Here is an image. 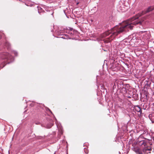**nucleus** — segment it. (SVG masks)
I'll use <instances>...</instances> for the list:
<instances>
[{
  "label": "nucleus",
  "mask_w": 154,
  "mask_h": 154,
  "mask_svg": "<svg viewBox=\"0 0 154 154\" xmlns=\"http://www.w3.org/2000/svg\"><path fill=\"white\" fill-rule=\"evenodd\" d=\"M135 25V16L126 21H123L122 25L120 26H116L112 29L105 33V35H108L111 34L109 37L107 38L104 40L105 43L110 42L117 35L123 32H126L130 29H133Z\"/></svg>",
  "instance_id": "obj_1"
},
{
  "label": "nucleus",
  "mask_w": 154,
  "mask_h": 154,
  "mask_svg": "<svg viewBox=\"0 0 154 154\" xmlns=\"http://www.w3.org/2000/svg\"><path fill=\"white\" fill-rule=\"evenodd\" d=\"M14 57L7 52L0 54V69L4 67L6 64L13 62Z\"/></svg>",
  "instance_id": "obj_2"
},
{
  "label": "nucleus",
  "mask_w": 154,
  "mask_h": 154,
  "mask_svg": "<svg viewBox=\"0 0 154 154\" xmlns=\"http://www.w3.org/2000/svg\"><path fill=\"white\" fill-rule=\"evenodd\" d=\"M129 86V85L128 84H124L123 82H120V84L119 85V84H118V87L119 88L121 89V90L125 94H127L129 93V91L128 90V87Z\"/></svg>",
  "instance_id": "obj_3"
},
{
  "label": "nucleus",
  "mask_w": 154,
  "mask_h": 154,
  "mask_svg": "<svg viewBox=\"0 0 154 154\" xmlns=\"http://www.w3.org/2000/svg\"><path fill=\"white\" fill-rule=\"evenodd\" d=\"M126 148L128 150H130V149L131 148L132 150L135 151L134 140L131 139L128 142V143L127 145Z\"/></svg>",
  "instance_id": "obj_4"
},
{
  "label": "nucleus",
  "mask_w": 154,
  "mask_h": 154,
  "mask_svg": "<svg viewBox=\"0 0 154 154\" xmlns=\"http://www.w3.org/2000/svg\"><path fill=\"white\" fill-rule=\"evenodd\" d=\"M69 29H64V31L66 32V33L69 34V36H74L75 33L76 31L72 28L69 27Z\"/></svg>",
  "instance_id": "obj_5"
},
{
  "label": "nucleus",
  "mask_w": 154,
  "mask_h": 154,
  "mask_svg": "<svg viewBox=\"0 0 154 154\" xmlns=\"http://www.w3.org/2000/svg\"><path fill=\"white\" fill-rule=\"evenodd\" d=\"M53 125V121L52 120L50 119L49 122L45 125V126L47 128H50Z\"/></svg>",
  "instance_id": "obj_6"
},
{
  "label": "nucleus",
  "mask_w": 154,
  "mask_h": 154,
  "mask_svg": "<svg viewBox=\"0 0 154 154\" xmlns=\"http://www.w3.org/2000/svg\"><path fill=\"white\" fill-rule=\"evenodd\" d=\"M64 29H65V28H61V29L59 31H57V34L58 35H62L63 34L64 32H64Z\"/></svg>",
  "instance_id": "obj_7"
},
{
  "label": "nucleus",
  "mask_w": 154,
  "mask_h": 154,
  "mask_svg": "<svg viewBox=\"0 0 154 154\" xmlns=\"http://www.w3.org/2000/svg\"><path fill=\"white\" fill-rule=\"evenodd\" d=\"M63 36L62 37H61V38L63 39H68L69 38V39H71V37H69V34H63Z\"/></svg>",
  "instance_id": "obj_8"
},
{
  "label": "nucleus",
  "mask_w": 154,
  "mask_h": 154,
  "mask_svg": "<svg viewBox=\"0 0 154 154\" xmlns=\"http://www.w3.org/2000/svg\"><path fill=\"white\" fill-rule=\"evenodd\" d=\"M154 9V5L149 7L146 11V13H148Z\"/></svg>",
  "instance_id": "obj_9"
},
{
  "label": "nucleus",
  "mask_w": 154,
  "mask_h": 154,
  "mask_svg": "<svg viewBox=\"0 0 154 154\" xmlns=\"http://www.w3.org/2000/svg\"><path fill=\"white\" fill-rule=\"evenodd\" d=\"M135 152L137 154H142V151L140 148H135Z\"/></svg>",
  "instance_id": "obj_10"
},
{
  "label": "nucleus",
  "mask_w": 154,
  "mask_h": 154,
  "mask_svg": "<svg viewBox=\"0 0 154 154\" xmlns=\"http://www.w3.org/2000/svg\"><path fill=\"white\" fill-rule=\"evenodd\" d=\"M135 110L138 112H139L140 115L141 114V109L139 106H135Z\"/></svg>",
  "instance_id": "obj_11"
},
{
  "label": "nucleus",
  "mask_w": 154,
  "mask_h": 154,
  "mask_svg": "<svg viewBox=\"0 0 154 154\" xmlns=\"http://www.w3.org/2000/svg\"><path fill=\"white\" fill-rule=\"evenodd\" d=\"M56 125H57V128H58V129L59 130V131L60 133L61 134H62L63 133L62 127L61 126H60L58 125L57 124H56Z\"/></svg>",
  "instance_id": "obj_12"
},
{
  "label": "nucleus",
  "mask_w": 154,
  "mask_h": 154,
  "mask_svg": "<svg viewBox=\"0 0 154 154\" xmlns=\"http://www.w3.org/2000/svg\"><path fill=\"white\" fill-rule=\"evenodd\" d=\"M4 46L7 47V49L8 50L10 48V45L9 42H6L4 43Z\"/></svg>",
  "instance_id": "obj_13"
},
{
  "label": "nucleus",
  "mask_w": 154,
  "mask_h": 154,
  "mask_svg": "<svg viewBox=\"0 0 154 154\" xmlns=\"http://www.w3.org/2000/svg\"><path fill=\"white\" fill-rule=\"evenodd\" d=\"M136 144H138L140 145H142L144 144V141L143 140H140L139 141L137 142Z\"/></svg>",
  "instance_id": "obj_14"
},
{
  "label": "nucleus",
  "mask_w": 154,
  "mask_h": 154,
  "mask_svg": "<svg viewBox=\"0 0 154 154\" xmlns=\"http://www.w3.org/2000/svg\"><path fill=\"white\" fill-rule=\"evenodd\" d=\"M120 69V67L119 66H116L114 69H112V71L114 72H117Z\"/></svg>",
  "instance_id": "obj_15"
},
{
  "label": "nucleus",
  "mask_w": 154,
  "mask_h": 154,
  "mask_svg": "<svg viewBox=\"0 0 154 154\" xmlns=\"http://www.w3.org/2000/svg\"><path fill=\"white\" fill-rule=\"evenodd\" d=\"M122 130L125 132H126L128 131L127 129V126L126 125H125L124 126H122Z\"/></svg>",
  "instance_id": "obj_16"
},
{
  "label": "nucleus",
  "mask_w": 154,
  "mask_h": 154,
  "mask_svg": "<svg viewBox=\"0 0 154 154\" xmlns=\"http://www.w3.org/2000/svg\"><path fill=\"white\" fill-rule=\"evenodd\" d=\"M116 65L115 64H111L110 65V69L111 70H112V69H114L115 67H116Z\"/></svg>",
  "instance_id": "obj_17"
},
{
  "label": "nucleus",
  "mask_w": 154,
  "mask_h": 154,
  "mask_svg": "<svg viewBox=\"0 0 154 154\" xmlns=\"http://www.w3.org/2000/svg\"><path fill=\"white\" fill-rule=\"evenodd\" d=\"M37 7L38 8V13L40 14L41 12H42V8L38 6H37Z\"/></svg>",
  "instance_id": "obj_18"
},
{
  "label": "nucleus",
  "mask_w": 154,
  "mask_h": 154,
  "mask_svg": "<svg viewBox=\"0 0 154 154\" xmlns=\"http://www.w3.org/2000/svg\"><path fill=\"white\" fill-rule=\"evenodd\" d=\"M110 44H109V45H107V48H103V50L104 51H108V48L109 47V46H110Z\"/></svg>",
  "instance_id": "obj_19"
},
{
  "label": "nucleus",
  "mask_w": 154,
  "mask_h": 154,
  "mask_svg": "<svg viewBox=\"0 0 154 154\" xmlns=\"http://www.w3.org/2000/svg\"><path fill=\"white\" fill-rule=\"evenodd\" d=\"M130 38H132L131 39L130 41V43H131V42L134 43V37L133 36V35H130Z\"/></svg>",
  "instance_id": "obj_20"
},
{
  "label": "nucleus",
  "mask_w": 154,
  "mask_h": 154,
  "mask_svg": "<svg viewBox=\"0 0 154 154\" xmlns=\"http://www.w3.org/2000/svg\"><path fill=\"white\" fill-rule=\"evenodd\" d=\"M131 92V94L130 95H127V96H126L127 97L129 98H131L132 96L133 97H134L133 96L134 95V94H133L132 95V93L133 94V92Z\"/></svg>",
  "instance_id": "obj_21"
},
{
  "label": "nucleus",
  "mask_w": 154,
  "mask_h": 154,
  "mask_svg": "<svg viewBox=\"0 0 154 154\" xmlns=\"http://www.w3.org/2000/svg\"><path fill=\"white\" fill-rule=\"evenodd\" d=\"M12 53L14 54L15 56H17V51H12Z\"/></svg>",
  "instance_id": "obj_22"
},
{
  "label": "nucleus",
  "mask_w": 154,
  "mask_h": 154,
  "mask_svg": "<svg viewBox=\"0 0 154 154\" xmlns=\"http://www.w3.org/2000/svg\"><path fill=\"white\" fill-rule=\"evenodd\" d=\"M84 151L86 154H88V150L86 148H84Z\"/></svg>",
  "instance_id": "obj_23"
},
{
  "label": "nucleus",
  "mask_w": 154,
  "mask_h": 154,
  "mask_svg": "<svg viewBox=\"0 0 154 154\" xmlns=\"http://www.w3.org/2000/svg\"><path fill=\"white\" fill-rule=\"evenodd\" d=\"M25 5L28 6H30V7H32V4L31 3H25Z\"/></svg>",
  "instance_id": "obj_24"
},
{
  "label": "nucleus",
  "mask_w": 154,
  "mask_h": 154,
  "mask_svg": "<svg viewBox=\"0 0 154 154\" xmlns=\"http://www.w3.org/2000/svg\"><path fill=\"white\" fill-rule=\"evenodd\" d=\"M46 110L47 111L48 110L51 114H53L52 112L49 108L46 107Z\"/></svg>",
  "instance_id": "obj_25"
},
{
  "label": "nucleus",
  "mask_w": 154,
  "mask_h": 154,
  "mask_svg": "<svg viewBox=\"0 0 154 154\" xmlns=\"http://www.w3.org/2000/svg\"><path fill=\"white\" fill-rule=\"evenodd\" d=\"M145 84L146 85H149L150 84V82L148 80H147L146 82H145Z\"/></svg>",
  "instance_id": "obj_26"
},
{
  "label": "nucleus",
  "mask_w": 154,
  "mask_h": 154,
  "mask_svg": "<svg viewBox=\"0 0 154 154\" xmlns=\"http://www.w3.org/2000/svg\"><path fill=\"white\" fill-rule=\"evenodd\" d=\"M131 71H132L133 73H134V68H133V66H132V67H131Z\"/></svg>",
  "instance_id": "obj_27"
},
{
  "label": "nucleus",
  "mask_w": 154,
  "mask_h": 154,
  "mask_svg": "<svg viewBox=\"0 0 154 154\" xmlns=\"http://www.w3.org/2000/svg\"><path fill=\"white\" fill-rule=\"evenodd\" d=\"M34 103L33 102H32V103H31L30 104V106H34Z\"/></svg>",
  "instance_id": "obj_28"
},
{
  "label": "nucleus",
  "mask_w": 154,
  "mask_h": 154,
  "mask_svg": "<svg viewBox=\"0 0 154 154\" xmlns=\"http://www.w3.org/2000/svg\"><path fill=\"white\" fill-rule=\"evenodd\" d=\"M116 84H115L113 86V88H112L113 90H114L116 88Z\"/></svg>",
  "instance_id": "obj_29"
},
{
  "label": "nucleus",
  "mask_w": 154,
  "mask_h": 154,
  "mask_svg": "<svg viewBox=\"0 0 154 154\" xmlns=\"http://www.w3.org/2000/svg\"><path fill=\"white\" fill-rule=\"evenodd\" d=\"M152 150V149L151 148H147L145 149V150L146 151H147V150L148 151H151Z\"/></svg>",
  "instance_id": "obj_30"
},
{
  "label": "nucleus",
  "mask_w": 154,
  "mask_h": 154,
  "mask_svg": "<svg viewBox=\"0 0 154 154\" xmlns=\"http://www.w3.org/2000/svg\"><path fill=\"white\" fill-rule=\"evenodd\" d=\"M101 89H103L104 88V85H102L101 86Z\"/></svg>",
  "instance_id": "obj_31"
},
{
  "label": "nucleus",
  "mask_w": 154,
  "mask_h": 154,
  "mask_svg": "<svg viewBox=\"0 0 154 154\" xmlns=\"http://www.w3.org/2000/svg\"><path fill=\"white\" fill-rule=\"evenodd\" d=\"M141 22L140 21L139 22H136V23L135 22V24H141Z\"/></svg>",
  "instance_id": "obj_32"
},
{
  "label": "nucleus",
  "mask_w": 154,
  "mask_h": 154,
  "mask_svg": "<svg viewBox=\"0 0 154 154\" xmlns=\"http://www.w3.org/2000/svg\"><path fill=\"white\" fill-rule=\"evenodd\" d=\"M135 20H136V19L138 18V17H137L135 15Z\"/></svg>",
  "instance_id": "obj_33"
},
{
  "label": "nucleus",
  "mask_w": 154,
  "mask_h": 154,
  "mask_svg": "<svg viewBox=\"0 0 154 154\" xmlns=\"http://www.w3.org/2000/svg\"><path fill=\"white\" fill-rule=\"evenodd\" d=\"M2 38V35L0 34V39H1Z\"/></svg>",
  "instance_id": "obj_34"
},
{
  "label": "nucleus",
  "mask_w": 154,
  "mask_h": 154,
  "mask_svg": "<svg viewBox=\"0 0 154 154\" xmlns=\"http://www.w3.org/2000/svg\"><path fill=\"white\" fill-rule=\"evenodd\" d=\"M41 137H39L38 138V139H41Z\"/></svg>",
  "instance_id": "obj_35"
},
{
  "label": "nucleus",
  "mask_w": 154,
  "mask_h": 154,
  "mask_svg": "<svg viewBox=\"0 0 154 154\" xmlns=\"http://www.w3.org/2000/svg\"><path fill=\"white\" fill-rule=\"evenodd\" d=\"M141 14H139V17H140V16H141Z\"/></svg>",
  "instance_id": "obj_36"
},
{
  "label": "nucleus",
  "mask_w": 154,
  "mask_h": 154,
  "mask_svg": "<svg viewBox=\"0 0 154 154\" xmlns=\"http://www.w3.org/2000/svg\"><path fill=\"white\" fill-rule=\"evenodd\" d=\"M79 3V2H77L76 4L77 5Z\"/></svg>",
  "instance_id": "obj_37"
},
{
  "label": "nucleus",
  "mask_w": 154,
  "mask_h": 154,
  "mask_svg": "<svg viewBox=\"0 0 154 154\" xmlns=\"http://www.w3.org/2000/svg\"><path fill=\"white\" fill-rule=\"evenodd\" d=\"M98 76L97 75V77Z\"/></svg>",
  "instance_id": "obj_38"
},
{
  "label": "nucleus",
  "mask_w": 154,
  "mask_h": 154,
  "mask_svg": "<svg viewBox=\"0 0 154 154\" xmlns=\"http://www.w3.org/2000/svg\"><path fill=\"white\" fill-rule=\"evenodd\" d=\"M119 154H121V152H119Z\"/></svg>",
  "instance_id": "obj_39"
},
{
  "label": "nucleus",
  "mask_w": 154,
  "mask_h": 154,
  "mask_svg": "<svg viewBox=\"0 0 154 154\" xmlns=\"http://www.w3.org/2000/svg\"><path fill=\"white\" fill-rule=\"evenodd\" d=\"M53 12H52L51 14V15H53Z\"/></svg>",
  "instance_id": "obj_40"
},
{
  "label": "nucleus",
  "mask_w": 154,
  "mask_h": 154,
  "mask_svg": "<svg viewBox=\"0 0 154 154\" xmlns=\"http://www.w3.org/2000/svg\"><path fill=\"white\" fill-rule=\"evenodd\" d=\"M46 11H48V10H47V9H46Z\"/></svg>",
  "instance_id": "obj_41"
},
{
  "label": "nucleus",
  "mask_w": 154,
  "mask_h": 154,
  "mask_svg": "<svg viewBox=\"0 0 154 154\" xmlns=\"http://www.w3.org/2000/svg\"><path fill=\"white\" fill-rule=\"evenodd\" d=\"M134 107H135V106H134Z\"/></svg>",
  "instance_id": "obj_42"
},
{
  "label": "nucleus",
  "mask_w": 154,
  "mask_h": 154,
  "mask_svg": "<svg viewBox=\"0 0 154 154\" xmlns=\"http://www.w3.org/2000/svg\"><path fill=\"white\" fill-rule=\"evenodd\" d=\"M140 139V138H138V139Z\"/></svg>",
  "instance_id": "obj_43"
},
{
  "label": "nucleus",
  "mask_w": 154,
  "mask_h": 154,
  "mask_svg": "<svg viewBox=\"0 0 154 154\" xmlns=\"http://www.w3.org/2000/svg\"><path fill=\"white\" fill-rule=\"evenodd\" d=\"M134 13L135 14V12H134Z\"/></svg>",
  "instance_id": "obj_44"
}]
</instances>
